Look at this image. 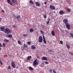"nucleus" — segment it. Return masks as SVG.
<instances>
[{
	"mask_svg": "<svg viewBox=\"0 0 73 73\" xmlns=\"http://www.w3.org/2000/svg\"><path fill=\"white\" fill-rule=\"evenodd\" d=\"M64 22L65 24L66 25V28L68 30H70V25L68 23V20L66 19L64 20Z\"/></svg>",
	"mask_w": 73,
	"mask_h": 73,
	"instance_id": "nucleus-1",
	"label": "nucleus"
},
{
	"mask_svg": "<svg viewBox=\"0 0 73 73\" xmlns=\"http://www.w3.org/2000/svg\"><path fill=\"white\" fill-rule=\"evenodd\" d=\"M5 33H11V31L8 28H6L5 29Z\"/></svg>",
	"mask_w": 73,
	"mask_h": 73,
	"instance_id": "nucleus-2",
	"label": "nucleus"
},
{
	"mask_svg": "<svg viewBox=\"0 0 73 73\" xmlns=\"http://www.w3.org/2000/svg\"><path fill=\"white\" fill-rule=\"evenodd\" d=\"M37 59H36L33 62V66H35V67L38 64V62L37 61Z\"/></svg>",
	"mask_w": 73,
	"mask_h": 73,
	"instance_id": "nucleus-3",
	"label": "nucleus"
},
{
	"mask_svg": "<svg viewBox=\"0 0 73 73\" xmlns=\"http://www.w3.org/2000/svg\"><path fill=\"white\" fill-rule=\"evenodd\" d=\"M42 40H43V39H42V37L41 36H39L38 38V41L39 42H42Z\"/></svg>",
	"mask_w": 73,
	"mask_h": 73,
	"instance_id": "nucleus-4",
	"label": "nucleus"
},
{
	"mask_svg": "<svg viewBox=\"0 0 73 73\" xmlns=\"http://www.w3.org/2000/svg\"><path fill=\"white\" fill-rule=\"evenodd\" d=\"M50 8L52 10H54L55 9V7L52 5H50Z\"/></svg>",
	"mask_w": 73,
	"mask_h": 73,
	"instance_id": "nucleus-5",
	"label": "nucleus"
},
{
	"mask_svg": "<svg viewBox=\"0 0 73 73\" xmlns=\"http://www.w3.org/2000/svg\"><path fill=\"white\" fill-rule=\"evenodd\" d=\"M11 66H12V67L13 68H14L15 67V63H14V62L13 61H12L11 62Z\"/></svg>",
	"mask_w": 73,
	"mask_h": 73,
	"instance_id": "nucleus-6",
	"label": "nucleus"
},
{
	"mask_svg": "<svg viewBox=\"0 0 73 73\" xmlns=\"http://www.w3.org/2000/svg\"><path fill=\"white\" fill-rule=\"evenodd\" d=\"M12 2L14 3V4H15L16 5L18 4V3L17 2V1L16 0H12Z\"/></svg>",
	"mask_w": 73,
	"mask_h": 73,
	"instance_id": "nucleus-7",
	"label": "nucleus"
},
{
	"mask_svg": "<svg viewBox=\"0 0 73 73\" xmlns=\"http://www.w3.org/2000/svg\"><path fill=\"white\" fill-rule=\"evenodd\" d=\"M35 4L36 6H37V7H40V4L38 2H35Z\"/></svg>",
	"mask_w": 73,
	"mask_h": 73,
	"instance_id": "nucleus-8",
	"label": "nucleus"
},
{
	"mask_svg": "<svg viewBox=\"0 0 73 73\" xmlns=\"http://www.w3.org/2000/svg\"><path fill=\"white\" fill-rule=\"evenodd\" d=\"M42 60H48V59H47V58L45 57H43L42 58Z\"/></svg>",
	"mask_w": 73,
	"mask_h": 73,
	"instance_id": "nucleus-9",
	"label": "nucleus"
},
{
	"mask_svg": "<svg viewBox=\"0 0 73 73\" xmlns=\"http://www.w3.org/2000/svg\"><path fill=\"white\" fill-rule=\"evenodd\" d=\"M43 42H44V44H46V40H45V38L44 36H43Z\"/></svg>",
	"mask_w": 73,
	"mask_h": 73,
	"instance_id": "nucleus-10",
	"label": "nucleus"
},
{
	"mask_svg": "<svg viewBox=\"0 0 73 73\" xmlns=\"http://www.w3.org/2000/svg\"><path fill=\"white\" fill-rule=\"evenodd\" d=\"M4 28H5V27H4V26H2L0 27L1 30V31H2L4 30Z\"/></svg>",
	"mask_w": 73,
	"mask_h": 73,
	"instance_id": "nucleus-11",
	"label": "nucleus"
},
{
	"mask_svg": "<svg viewBox=\"0 0 73 73\" xmlns=\"http://www.w3.org/2000/svg\"><path fill=\"white\" fill-rule=\"evenodd\" d=\"M64 13L63 12V11L62 10L60 11L59 12V13L60 15H62V14H64Z\"/></svg>",
	"mask_w": 73,
	"mask_h": 73,
	"instance_id": "nucleus-12",
	"label": "nucleus"
},
{
	"mask_svg": "<svg viewBox=\"0 0 73 73\" xmlns=\"http://www.w3.org/2000/svg\"><path fill=\"white\" fill-rule=\"evenodd\" d=\"M51 34L53 36H55V33H54V31L52 30V31Z\"/></svg>",
	"mask_w": 73,
	"mask_h": 73,
	"instance_id": "nucleus-13",
	"label": "nucleus"
},
{
	"mask_svg": "<svg viewBox=\"0 0 73 73\" xmlns=\"http://www.w3.org/2000/svg\"><path fill=\"white\" fill-rule=\"evenodd\" d=\"M31 49H35L36 47L32 45L31 46Z\"/></svg>",
	"mask_w": 73,
	"mask_h": 73,
	"instance_id": "nucleus-14",
	"label": "nucleus"
},
{
	"mask_svg": "<svg viewBox=\"0 0 73 73\" xmlns=\"http://www.w3.org/2000/svg\"><path fill=\"white\" fill-rule=\"evenodd\" d=\"M32 58V56H29L27 58V60H30Z\"/></svg>",
	"mask_w": 73,
	"mask_h": 73,
	"instance_id": "nucleus-15",
	"label": "nucleus"
},
{
	"mask_svg": "<svg viewBox=\"0 0 73 73\" xmlns=\"http://www.w3.org/2000/svg\"><path fill=\"white\" fill-rule=\"evenodd\" d=\"M66 46L67 48H68V49H69V48H70V46L69 45V44H66Z\"/></svg>",
	"mask_w": 73,
	"mask_h": 73,
	"instance_id": "nucleus-16",
	"label": "nucleus"
},
{
	"mask_svg": "<svg viewBox=\"0 0 73 73\" xmlns=\"http://www.w3.org/2000/svg\"><path fill=\"white\" fill-rule=\"evenodd\" d=\"M23 47H24L25 48H28V46L26 45L25 44H24L23 45Z\"/></svg>",
	"mask_w": 73,
	"mask_h": 73,
	"instance_id": "nucleus-17",
	"label": "nucleus"
},
{
	"mask_svg": "<svg viewBox=\"0 0 73 73\" xmlns=\"http://www.w3.org/2000/svg\"><path fill=\"white\" fill-rule=\"evenodd\" d=\"M2 46L3 48H5V43H3L2 44Z\"/></svg>",
	"mask_w": 73,
	"mask_h": 73,
	"instance_id": "nucleus-18",
	"label": "nucleus"
},
{
	"mask_svg": "<svg viewBox=\"0 0 73 73\" xmlns=\"http://www.w3.org/2000/svg\"><path fill=\"white\" fill-rule=\"evenodd\" d=\"M29 69L30 70H33V68L31 67H29Z\"/></svg>",
	"mask_w": 73,
	"mask_h": 73,
	"instance_id": "nucleus-19",
	"label": "nucleus"
},
{
	"mask_svg": "<svg viewBox=\"0 0 73 73\" xmlns=\"http://www.w3.org/2000/svg\"><path fill=\"white\" fill-rule=\"evenodd\" d=\"M8 36L9 38H12V35H11V34L9 35Z\"/></svg>",
	"mask_w": 73,
	"mask_h": 73,
	"instance_id": "nucleus-20",
	"label": "nucleus"
},
{
	"mask_svg": "<svg viewBox=\"0 0 73 73\" xmlns=\"http://www.w3.org/2000/svg\"><path fill=\"white\" fill-rule=\"evenodd\" d=\"M50 19H48V21L46 23V24L47 25L49 24V21H50Z\"/></svg>",
	"mask_w": 73,
	"mask_h": 73,
	"instance_id": "nucleus-21",
	"label": "nucleus"
},
{
	"mask_svg": "<svg viewBox=\"0 0 73 73\" xmlns=\"http://www.w3.org/2000/svg\"><path fill=\"white\" fill-rule=\"evenodd\" d=\"M29 3H31V4H33V2L32 0H30L29 1Z\"/></svg>",
	"mask_w": 73,
	"mask_h": 73,
	"instance_id": "nucleus-22",
	"label": "nucleus"
},
{
	"mask_svg": "<svg viewBox=\"0 0 73 73\" xmlns=\"http://www.w3.org/2000/svg\"><path fill=\"white\" fill-rule=\"evenodd\" d=\"M5 42H9V40L5 39L4 40Z\"/></svg>",
	"mask_w": 73,
	"mask_h": 73,
	"instance_id": "nucleus-23",
	"label": "nucleus"
},
{
	"mask_svg": "<svg viewBox=\"0 0 73 73\" xmlns=\"http://www.w3.org/2000/svg\"><path fill=\"white\" fill-rule=\"evenodd\" d=\"M30 32H33V29H30Z\"/></svg>",
	"mask_w": 73,
	"mask_h": 73,
	"instance_id": "nucleus-24",
	"label": "nucleus"
},
{
	"mask_svg": "<svg viewBox=\"0 0 73 73\" xmlns=\"http://www.w3.org/2000/svg\"><path fill=\"white\" fill-rule=\"evenodd\" d=\"M10 5H13V3H12V2H9V3H8Z\"/></svg>",
	"mask_w": 73,
	"mask_h": 73,
	"instance_id": "nucleus-25",
	"label": "nucleus"
},
{
	"mask_svg": "<svg viewBox=\"0 0 73 73\" xmlns=\"http://www.w3.org/2000/svg\"><path fill=\"white\" fill-rule=\"evenodd\" d=\"M18 43L20 45L21 44V41L19 40H18Z\"/></svg>",
	"mask_w": 73,
	"mask_h": 73,
	"instance_id": "nucleus-26",
	"label": "nucleus"
},
{
	"mask_svg": "<svg viewBox=\"0 0 73 73\" xmlns=\"http://www.w3.org/2000/svg\"><path fill=\"white\" fill-rule=\"evenodd\" d=\"M67 9L68 11V12H70V11H71V10L70 8Z\"/></svg>",
	"mask_w": 73,
	"mask_h": 73,
	"instance_id": "nucleus-27",
	"label": "nucleus"
},
{
	"mask_svg": "<svg viewBox=\"0 0 73 73\" xmlns=\"http://www.w3.org/2000/svg\"><path fill=\"white\" fill-rule=\"evenodd\" d=\"M70 35L72 36V38H73V34L72 33H70Z\"/></svg>",
	"mask_w": 73,
	"mask_h": 73,
	"instance_id": "nucleus-28",
	"label": "nucleus"
},
{
	"mask_svg": "<svg viewBox=\"0 0 73 73\" xmlns=\"http://www.w3.org/2000/svg\"><path fill=\"white\" fill-rule=\"evenodd\" d=\"M69 54H70V55H72V56H73V53H72L71 52H70Z\"/></svg>",
	"mask_w": 73,
	"mask_h": 73,
	"instance_id": "nucleus-29",
	"label": "nucleus"
},
{
	"mask_svg": "<svg viewBox=\"0 0 73 73\" xmlns=\"http://www.w3.org/2000/svg\"><path fill=\"white\" fill-rule=\"evenodd\" d=\"M31 42L30 41H29L27 42V44L28 45H31Z\"/></svg>",
	"mask_w": 73,
	"mask_h": 73,
	"instance_id": "nucleus-30",
	"label": "nucleus"
},
{
	"mask_svg": "<svg viewBox=\"0 0 73 73\" xmlns=\"http://www.w3.org/2000/svg\"><path fill=\"white\" fill-rule=\"evenodd\" d=\"M7 68H8V69H9V70H10V69H11V68L10 67V66H8Z\"/></svg>",
	"mask_w": 73,
	"mask_h": 73,
	"instance_id": "nucleus-31",
	"label": "nucleus"
},
{
	"mask_svg": "<svg viewBox=\"0 0 73 73\" xmlns=\"http://www.w3.org/2000/svg\"><path fill=\"white\" fill-rule=\"evenodd\" d=\"M52 69H50L49 70V72L50 73H52Z\"/></svg>",
	"mask_w": 73,
	"mask_h": 73,
	"instance_id": "nucleus-32",
	"label": "nucleus"
},
{
	"mask_svg": "<svg viewBox=\"0 0 73 73\" xmlns=\"http://www.w3.org/2000/svg\"><path fill=\"white\" fill-rule=\"evenodd\" d=\"M36 55L37 56H36L37 58H38V59H40V58L39 56H38V55Z\"/></svg>",
	"mask_w": 73,
	"mask_h": 73,
	"instance_id": "nucleus-33",
	"label": "nucleus"
},
{
	"mask_svg": "<svg viewBox=\"0 0 73 73\" xmlns=\"http://www.w3.org/2000/svg\"><path fill=\"white\" fill-rule=\"evenodd\" d=\"M60 42L61 44H63V42L62 41H60Z\"/></svg>",
	"mask_w": 73,
	"mask_h": 73,
	"instance_id": "nucleus-34",
	"label": "nucleus"
},
{
	"mask_svg": "<svg viewBox=\"0 0 73 73\" xmlns=\"http://www.w3.org/2000/svg\"><path fill=\"white\" fill-rule=\"evenodd\" d=\"M44 63H45L46 64H49V62H44Z\"/></svg>",
	"mask_w": 73,
	"mask_h": 73,
	"instance_id": "nucleus-35",
	"label": "nucleus"
},
{
	"mask_svg": "<svg viewBox=\"0 0 73 73\" xmlns=\"http://www.w3.org/2000/svg\"><path fill=\"white\" fill-rule=\"evenodd\" d=\"M17 19H20V16H18L17 17Z\"/></svg>",
	"mask_w": 73,
	"mask_h": 73,
	"instance_id": "nucleus-36",
	"label": "nucleus"
},
{
	"mask_svg": "<svg viewBox=\"0 0 73 73\" xmlns=\"http://www.w3.org/2000/svg\"><path fill=\"white\" fill-rule=\"evenodd\" d=\"M53 72L54 73H56V71H55L54 69L53 70Z\"/></svg>",
	"mask_w": 73,
	"mask_h": 73,
	"instance_id": "nucleus-37",
	"label": "nucleus"
},
{
	"mask_svg": "<svg viewBox=\"0 0 73 73\" xmlns=\"http://www.w3.org/2000/svg\"><path fill=\"white\" fill-rule=\"evenodd\" d=\"M27 35L26 34H24L23 35V36H24V37H27Z\"/></svg>",
	"mask_w": 73,
	"mask_h": 73,
	"instance_id": "nucleus-38",
	"label": "nucleus"
},
{
	"mask_svg": "<svg viewBox=\"0 0 73 73\" xmlns=\"http://www.w3.org/2000/svg\"><path fill=\"white\" fill-rule=\"evenodd\" d=\"M44 19H46V15H45L44 16Z\"/></svg>",
	"mask_w": 73,
	"mask_h": 73,
	"instance_id": "nucleus-39",
	"label": "nucleus"
},
{
	"mask_svg": "<svg viewBox=\"0 0 73 73\" xmlns=\"http://www.w3.org/2000/svg\"><path fill=\"white\" fill-rule=\"evenodd\" d=\"M7 3H9L10 2V1H11V0H7Z\"/></svg>",
	"mask_w": 73,
	"mask_h": 73,
	"instance_id": "nucleus-40",
	"label": "nucleus"
},
{
	"mask_svg": "<svg viewBox=\"0 0 73 73\" xmlns=\"http://www.w3.org/2000/svg\"><path fill=\"white\" fill-rule=\"evenodd\" d=\"M13 28H16V26H15V25H13L12 26Z\"/></svg>",
	"mask_w": 73,
	"mask_h": 73,
	"instance_id": "nucleus-41",
	"label": "nucleus"
},
{
	"mask_svg": "<svg viewBox=\"0 0 73 73\" xmlns=\"http://www.w3.org/2000/svg\"><path fill=\"white\" fill-rule=\"evenodd\" d=\"M2 44H1V43H0V47H2Z\"/></svg>",
	"mask_w": 73,
	"mask_h": 73,
	"instance_id": "nucleus-42",
	"label": "nucleus"
},
{
	"mask_svg": "<svg viewBox=\"0 0 73 73\" xmlns=\"http://www.w3.org/2000/svg\"><path fill=\"white\" fill-rule=\"evenodd\" d=\"M49 52H52V50H49Z\"/></svg>",
	"mask_w": 73,
	"mask_h": 73,
	"instance_id": "nucleus-43",
	"label": "nucleus"
},
{
	"mask_svg": "<svg viewBox=\"0 0 73 73\" xmlns=\"http://www.w3.org/2000/svg\"><path fill=\"white\" fill-rule=\"evenodd\" d=\"M40 32H41V33H43V31L41 30L40 31Z\"/></svg>",
	"mask_w": 73,
	"mask_h": 73,
	"instance_id": "nucleus-44",
	"label": "nucleus"
},
{
	"mask_svg": "<svg viewBox=\"0 0 73 73\" xmlns=\"http://www.w3.org/2000/svg\"><path fill=\"white\" fill-rule=\"evenodd\" d=\"M2 12H4V10H2Z\"/></svg>",
	"mask_w": 73,
	"mask_h": 73,
	"instance_id": "nucleus-45",
	"label": "nucleus"
},
{
	"mask_svg": "<svg viewBox=\"0 0 73 73\" xmlns=\"http://www.w3.org/2000/svg\"><path fill=\"white\" fill-rule=\"evenodd\" d=\"M44 4H46V1L44 3Z\"/></svg>",
	"mask_w": 73,
	"mask_h": 73,
	"instance_id": "nucleus-46",
	"label": "nucleus"
},
{
	"mask_svg": "<svg viewBox=\"0 0 73 73\" xmlns=\"http://www.w3.org/2000/svg\"><path fill=\"white\" fill-rule=\"evenodd\" d=\"M0 50H1V47H0Z\"/></svg>",
	"mask_w": 73,
	"mask_h": 73,
	"instance_id": "nucleus-47",
	"label": "nucleus"
},
{
	"mask_svg": "<svg viewBox=\"0 0 73 73\" xmlns=\"http://www.w3.org/2000/svg\"><path fill=\"white\" fill-rule=\"evenodd\" d=\"M63 22H64V19H63Z\"/></svg>",
	"mask_w": 73,
	"mask_h": 73,
	"instance_id": "nucleus-48",
	"label": "nucleus"
},
{
	"mask_svg": "<svg viewBox=\"0 0 73 73\" xmlns=\"http://www.w3.org/2000/svg\"><path fill=\"white\" fill-rule=\"evenodd\" d=\"M41 25L42 26H43V25Z\"/></svg>",
	"mask_w": 73,
	"mask_h": 73,
	"instance_id": "nucleus-49",
	"label": "nucleus"
},
{
	"mask_svg": "<svg viewBox=\"0 0 73 73\" xmlns=\"http://www.w3.org/2000/svg\"><path fill=\"white\" fill-rule=\"evenodd\" d=\"M50 1H52V0H50Z\"/></svg>",
	"mask_w": 73,
	"mask_h": 73,
	"instance_id": "nucleus-50",
	"label": "nucleus"
}]
</instances>
